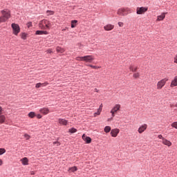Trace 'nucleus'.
<instances>
[{"instance_id":"obj_1","label":"nucleus","mask_w":177,"mask_h":177,"mask_svg":"<svg viewBox=\"0 0 177 177\" xmlns=\"http://www.w3.org/2000/svg\"><path fill=\"white\" fill-rule=\"evenodd\" d=\"M53 26H55V22L48 19H43L39 23V27L41 30H50Z\"/></svg>"},{"instance_id":"obj_2","label":"nucleus","mask_w":177,"mask_h":177,"mask_svg":"<svg viewBox=\"0 0 177 177\" xmlns=\"http://www.w3.org/2000/svg\"><path fill=\"white\" fill-rule=\"evenodd\" d=\"M1 16H0V24L1 23H6L8 20L11 17L10 11L8 8H5L0 11Z\"/></svg>"},{"instance_id":"obj_3","label":"nucleus","mask_w":177,"mask_h":177,"mask_svg":"<svg viewBox=\"0 0 177 177\" xmlns=\"http://www.w3.org/2000/svg\"><path fill=\"white\" fill-rule=\"evenodd\" d=\"M167 81H168V78L167 77L158 81L156 84V89H158V91H160V89H162V88L165 86V84H167Z\"/></svg>"},{"instance_id":"obj_4","label":"nucleus","mask_w":177,"mask_h":177,"mask_svg":"<svg viewBox=\"0 0 177 177\" xmlns=\"http://www.w3.org/2000/svg\"><path fill=\"white\" fill-rule=\"evenodd\" d=\"M11 27L12 28V32L15 35H18L20 32V26L17 24H12Z\"/></svg>"},{"instance_id":"obj_5","label":"nucleus","mask_w":177,"mask_h":177,"mask_svg":"<svg viewBox=\"0 0 177 177\" xmlns=\"http://www.w3.org/2000/svg\"><path fill=\"white\" fill-rule=\"evenodd\" d=\"M147 10H149V8L147 7H138L136 9V13L137 15H145Z\"/></svg>"},{"instance_id":"obj_6","label":"nucleus","mask_w":177,"mask_h":177,"mask_svg":"<svg viewBox=\"0 0 177 177\" xmlns=\"http://www.w3.org/2000/svg\"><path fill=\"white\" fill-rule=\"evenodd\" d=\"M93 60H95L93 55L84 56V62H86V63H92V62H93Z\"/></svg>"},{"instance_id":"obj_7","label":"nucleus","mask_w":177,"mask_h":177,"mask_svg":"<svg viewBox=\"0 0 177 177\" xmlns=\"http://www.w3.org/2000/svg\"><path fill=\"white\" fill-rule=\"evenodd\" d=\"M146 129H147V124H144L138 128V133H143V132H145V131H146Z\"/></svg>"},{"instance_id":"obj_8","label":"nucleus","mask_w":177,"mask_h":177,"mask_svg":"<svg viewBox=\"0 0 177 177\" xmlns=\"http://www.w3.org/2000/svg\"><path fill=\"white\" fill-rule=\"evenodd\" d=\"M118 133H120L119 129H112L111 131V135L112 138H117Z\"/></svg>"},{"instance_id":"obj_9","label":"nucleus","mask_w":177,"mask_h":177,"mask_svg":"<svg viewBox=\"0 0 177 177\" xmlns=\"http://www.w3.org/2000/svg\"><path fill=\"white\" fill-rule=\"evenodd\" d=\"M83 140L86 142V143L89 144L92 142V139L90 137L86 136L85 134H83L82 136Z\"/></svg>"},{"instance_id":"obj_10","label":"nucleus","mask_w":177,"mask_h":177,"mask_svg":"<svg viewBox=\"0 0 177 177\" xmlns=\"http://www.w3.org/2000/svg\"><path fill=\"white\" fill-rule=\"evenodd\" d=\"M162 143V145H165V146H167L168 147H171V146H172V142L165 138H163Z\"/></svg>"},{"instance_id":"obj_11","label":"nucleus","mask_w":177,"mask_h":177,"mask_svg":"<svg viewBox=\"0 0 177 177\" xmlns=\"http://www.w3.org/2000/svg\"><path fill=\"white\" fill-rule=\"evenodd\" d=\"M39 112L41 114H44V115H46L47 114H49V113H50L49 109H48V108H41L39 109Z\"/></svg>"},{"instance_id":"obj_12","label":"nucleus","mask_w":177,"mask_h":177,"mask_svg":"<svg viewBox=\"0 0 177 177\" xmlns=\"http://www.w3.org/2000/svg\"><path fill=\"white\" fill-rule=\"evenodd\" d=\"M104 29L105 31H111V30L114 29V25L107 24L104 26Z\"/></svg>"},{"instance_id":"obj_13","label":"nucleus","mask_w":177,"mask_h":177,"mask_svg":"<svg viewBox=\"0 0 177 177\" xmlns=\"http://www.w3.org/2000/svg\"><path fill=\"white\" fill-rule=\"evenodd\" d=\"M165 15H167V13L163 12L161 15L158 16L156 21H162V20L165 19Z\"/></svg>"},{"instance_id":"obj_14","label":"nucleus","mask_w":177,"mask_h":177,"mask_svg":"<svg viewBox=\"0 0 177 177\" xmlns=\"http://www.w3.org/2000/svg\"><path fill=\"white\" fill-rule=\"evenodd\" d=\"M36 35H48V34H49V32H48V31H45V30H37L35 32Z\"/></svg>"},{"instance_id":"obj_15","label":"nucleus","mask_w":177,"mask_h":177,"mask_svg":"<svg viewBox=\"0 0 177 177\" xmlns=\"http://www.w3.org/2000/svg\"><path fill=\"white\" fill-rule=\"evenodd\" d=\"M58 122L60 125H67L68 124V121H67L66 119H58Z\"/></svg>"},{"instance_id":"obj_16","label":"nucleus","mask_w":177,"mask_h":177,"mask_svg":"<svg viewBox=\"0 0 177 177\" xmlns=\"http://www.w3.org/2000/svg\"><path fill=\"white\" fill-rule=\"evenodd\" d=\"M129 68L130 71H132V73H136L139 68L135 65H130Z\"/></svg>"},{"instance_id":"obj_17","label":"nucleus","mask_w":177,"mask_h":177,"mask_svg":"<svg viewBox=\"0 0 177 177\" xmlns=\"http://www.w3.org/2000/svg\"><path fill=\"white\" fill-rule=\"evenodd\" d=\"M171 88H174V86H177V76H175L174 80L171 81L170 84Z\"/></svg>"},{"instance_id":"obj_18","label":"nucleus","mask_w":177,"mask_h":177,"mask_svg":"<svg viewBox=\"0 0 177 177\" xmlns=\"http://www.w3.org/2000/svg\"><path fill=\"white\" fill-rule=\"evenodd\" d=\"M121 109V105L119 104H115L113 108L111 109L113 112L117 113V111H120Z\"/></svg>"},{"instance_id":"obj_19","label":"nucleus","mask_w":177,"mask_h":177,"mask_svg":"<svg viewBox=\"0 0 177 177\" xmlns=\"http://www.w3.org/2000/svg\"><path fill=\"white\" fill-rule=\"evenodd\" d=\"M20 161L23 165H28V158L25 157V158L21 159Z\"/></svg>"},{"instance_id":"obj_20","label":"nucleus","mask_w":177,"mask_h":177,"mask_svg":"<svg viewBox=\"0 0 177 177\" xmlns=\"http://www.w3.org/2000/svg\"><path fill=\"white\" fill-rule=\"evenodd\" d=\"M125 12V8H120L118 10V15L119 16H124V12Z\"/></svg>"},{"instance_id":"obj_21","label":"nucleus","mask_w":177,"mask_h":177,"mask_svg":"<svg viewBox=\"0 0 177 177\" xmlns=\"http://www.w3.org/2000/svg\"><path fill=\"white\" fill-rule=\"evenodd\" d=\"M6 120V117L4 115H0V124H3Z\"/></svg>"},{"instance_id":"obj_22","label":"nucleus","mask_w":177,"mask_h":177,"mask_svg":"<svg viewBox=\"0 0 177 177\" xmlns=\"http://www.w3.org/2000/svg\"><path fill=\"white\" fill-rule=\"evenodd\" d=\"M56 51H57L58 53H64V48H61V47H59V46H57V47L56 48Z\"/></svg>"},{"instance_id":"obj_23","label":"nucleus","mask_w":177,"mask_h":177,"mask_svg":"<svg viewBox=\"0 0 177 177\" xmlns=\"http://www.w3.org/2000/svg\"><path fill=\"white\" fill-rule=\"evenodd\" d=\"M77 23H78V21L77 20L71 21V28H75V27H77Z\"/></svg>"},{"instance_id":"obj_24","label":"nucleus","mask_w":177,"mask_h":177,"mask_svg":"<svg viewBox=\"0 0 177 177\" xmlns=\"http://www.w3.org/2000/svg\"><path fill=\"white\" fill-rule=\"evenodd\" d=\"M104 131L106 133H109L111 131V127L110 126H106L104 127Z\"/></svg>"},{"instance_id":"obj_25","label":"nucleus","mask_w":177,"mask_h":177,"mask_svg":"<svg viewBox=\"0 0 177 177\" xmlns=\"http://www.w3.org/2000/svg\"><path fill=\"white\" fill-rule=\"evenodd\" d=\"M46 15H47V16H53V15H55V11L47 10Z\"/></svg>"},{"instance_id":"obj_26","label":"nucleus","mask_w":177,"mask_h":177,"mask_svg":"<svg viewBox=\"0 0 177 177\" xmlns=\"http://www.w3.org/2000/svg\"><path fill=\"white\" fill-rule=\"evenodd\" d=\"M68 171H69V172H75V171H77V167H75V166L69 168Z\"/></svg>"},{"instance_id":"obj_27","label":"nucleus","mask_w":177,"mask_h":177,"mask_svg":"<svg viewBox=\"0 0 177 177\" xmlns=\"http://www.w3.org/2000/svg\"><path fill=\"white\" fill-rule=\"evenodd\" d=\"M21 38L22 39H27V34L26 32H23L21 34Z\"/></svg>"},{"instance_id":"obj_28","label":"nucleus","mask_w":177,"mask_h":177,"mask_svg":"<svg viewBox=\"0 0 177 177\" xmlns=\"http://www.w3.org/2000/svg\"><path fill=\"white\" fill-rule=\"evenodd\" d=\"M28 115L30 118H34L35 117V112H30Z\"/></svg>"},{"instance_id":"obj_29","label":"nucleus","mask_w":177,"mask_h":177,"mask_svg":"<svg viewBox=\"0 0 177 177\" xmlns=\"http://www.w3.org/2000/svg\"><path fill=\"white\" fill-rule=\"evenodd\" d=\"M68 132H70L71 133H75V132H77V129L75 128L69 129Z\"/></svg>"},{"instance_id":"obj_30","label":"nucleus","mask_w":177,"mask_h":177,"mask_svg":"<svg viewBox=\"0 0 177 177\" xmlns=\"http://www.w3.org/2000/svg\"><path fill=\"white\" fill-rule=\"evenodd\" d=\"M88 67H91V68H94L95 70H97V68H100V66H96L91 64L87 65Z\"/></svg>"},{"instance_id":"obj_31","label":"nucleus","mask_w":177,"mask_h":177,"mask_svg":"<svg viewBox=\"0 0 177 177\" xmlns=\"http://www.w3.org/2000/svg\"><path fill=\"white\" fill-rule=\"evenodd\" d=\"M6 153V149L3 148H0V156H2V154H5Z\"/></svg>"},{"instance_id":"obj_32","label":"nucleus","mask_w":177,"mask_h":177,"mask_svg":"<svg viewBox=\"0 0 177 177\" xmlns=\"http://www.w3.org/2000/svg\"><path fill=\"white\" fill-rule=\"evenodd\" d=\"M75 60L77 62H84V57H77L75 58Z\"/></svg>"},{"instance_id":"obj_33","label":"nucleus","mask_w":177,"mask_h":177,"mask_svg":"<svg viewBox=\"0 0 177 177\" xmlns=\"http://www.w3.org/2000/svg\"><path fill=\"white\" fill-rule=\"evenodd\" d=\"M133 78H136V79L139 78V77H140V73H133Z\"/></svg>"},{"instance_id":"obj_34","label":"nucleus","mask_w":177,"mask_h":177,"mask_svg":"<svg viewBox=\"0 0 177 177\" xmlns=\"http://www.w3.org/2000/svg\"><path fill=\"white\" fill-rule=\"evenodd\" d=\"M171 127H172V128H175L176 129H177V122H174L171 124Z\"/></svg>"},{"instance_id":"obj_35","label":"nucleus","mask_w":177,"mask_h":177,"mask_svg":"<svg viewBox=\"0 0 177 177\" xmlns=\"http://www.w3.org/2000/svg\"><path fill=\"white\" fill-rule=\"evenodd\" d=\"M100 113H102V111L97 109V111L94 113V117H96V115H100Z\"/></svg>"},{"instance_id":"obj_36","label":"nucleus","mask_w":177,"mask_h":177,"mask_svg":"<svg viewBox=\"0 0 177 177\" xmlns=\"http://www.w3.org/2000/svg\"><path fill=\"white\" fill-rule=\"evenodd\" d=\"M26 26H27L28 28H30V27H32V22H31V21L28 22Z\"/></svg>"},{"instance_id":"obj_37","label":"nucleus","mask_w":177,"mask_h":177,"mask_svg":"<svg viewBox=\"0 0 177 177\" xmlns=\"http://www.w3.org/2000/svg\"><path fill=\"white\" fill-rule=\"evenodd\" d=\"M24 137L26 138V139L27 140H28V139H30V136L27 133L24 134Z\"/></svg>"},{"instance_id":"obj_38","label":"nucleus","mask_w":177,"mask_h":177,"mask_svg":"<svg viewBox=\"0 0 177 177\" xmlns=\"http://www.w3.org/2000/svg\"><path fill=\"white\" fill-rule=\"evenodd\" d=\"M158 139H162V141L164 140V139H165L164 137H162V135H161V134L158 135Z\"/></svg>"},{"instance_id":"obj_39","label":"nucleus","mask_w":177,"mask_h":177,"mask_svg":"<svg viewBox=\"0 0 177 177\" xmlns=\"http://www.w3.org/2000/svg\"><path fill=\"white\" fill-rule=\"evenodd\" d=\"M41 83H37V84H36V85H35V88H41Z\"/></svg>"},{"instance_id":"obj_40","label":"nucleus","mask_w":177,"mask_h":177,"mask_svg":"<svg viewBox=\"0 0 177 177\" xmlns=\"http://www.w3.org/2000/svg\"><path fill=\"white\" fill-rule=\"evenodd\" d=\"M111 114L112 117H115V112L114 111L111 110Z\"/></svg>"},{"instance_id":"obj_41","label":"nucleus","mask_w":177,"mask_h":177,"mask_svg":"<svg viewBox=\"0 0 177 177\" xmlns=\"http://www.w3.org/2000/svg\"><path fill=\"white\" fill-rule=\"evenodd\" d=\"M119 27H124V23L123 22H118Z\"/></svg>"},{"instance_id":"obj_42","label":"nucleus","mask_w":177,"mask_h":177,"mask_svg":"<svg viewBox=\"0 0 177 177\" xmlns=\"http://www.w3.org/2000/svg\"><path fill=\"white\" fill-rule=\"evenodd\" d=\"M170 107H171V108L177 107V102L176 104H170Z\"/></svg>"},{"instance_id":"obj_43","label":"nucleus","mask_w":177,"mask_h":177,"mask_svg":"<svg viewBox=\"0 0 177 177\" xmlns=\"http://www.w3.org/2000/svg\"><path fill=\"white\" fill-rule=\"evenodd\" d=\"M102 109H103V104H101L100 106V107H99V109H98V110H99L100 111H102Z\"/></svg>"},{"instance_id":"obj_44","label":"nucleus","mask_w":177,"mask_h":177,"mask_svg":"<svg viewBox=\"0 0 177 177\" xmlns=\"http://www.w3.org/2000/svg\"><path fill=\"white\" fill-rule=\"evenodd\" d=\"M48 84V82L41 83V86H46Z\"/></svg>"},{"instance_id":"obj_45","label":"nucleus","mask_w":177,"mask_h":177,"mask_svg":"<svg viewBox=\"0 0 177 177\" xmlns=\"http://www.w3.org/2000/svg\"><path fill=\"white\" fill-rule=\"evenodd\" d=\"M46 53H53V51L52 50V49H48V50H46Z\"/></svg>"},{"instance_id":"obj_46","label":"nucleus","mask_w":177,"mask_h":177,"mask_svg":"<svg viewBox=\"0 0 177 177\" xmlns=\"http://www.w3.org/2000/svg\"><path fill=\"white\" fill-rule=\"evenodd\" d=\"M53 145H57V146H60V143L59 142H57V141L54 142Z\"/></svg>"},{"instance_id":"obj_47","label":"nucleus","mask_w":177,"mask_h":177,"mask_svg":"<svg viewBox=\"0 0 177 177\" xmlns=\"http://www.w3.org/2000/svg\"><path fill=\"white\" fill-rule=\"evenodd\" d=\"M37 118L39 119H41V118H42V115L41 114H38V115H37Z\"/></svg>"},{"instance_id":"obj_48","label":"nucleus","mask_w":177,"mask_h":177,"mask_svg":"<svg viewBox=\"0 0 177 177\" xmlns=\"http://www.w3.org/2000/svg\"><path fill=\"white\" fill-rule=\"evenodd\" d=\"M3 165V161L0 159V167Z\"/></svg>"},{"instance_id":"obj_49","label":"nucleus","mask_w":177,"mask_h":177,"mask_svg":"<svg viewBox=\"0 0 177 177\" xmlns=\"http://www.w3.org/2000/svg\"><path fill=\"white\" fill-rule=\"evenodd\" d=\"M2 114V106H0V115Z\"/></svg>"},{"instance_id":"obj_50","label":"nucleus","mask_w":177,"mask_h":177,"mask_svg":"<svg viewBox=\"0 0 177 177\" xmlns=\"http://www.w3.org/2000/svg\"><path fill=\"white\" fill-rule=\"evenodd\" d=\"M66 30H68V28H65L62 29V31H66Z\"/></svg>"},{"instance_id":"obj_51","label":"nucleus","mask_w":177,"mask_h":177,"mask_svg":"<svg viewBox=\"0 0 177 177\" xmlns=\"http://www.w3.org/2000/svg\"><path fill=\"white\" fill-rule=\"evenodd\" d=\"M95 92H99V90H97V88H95Z\"/></svg>"},{"instance_id":"obj_52","label":"nucleus","mask_w":177,"mask_h":177,"mask_svg":"<svg viewBox=\"0 0 177 177\" xmlns=\"http://www.w3.org/2000/svg\"><path fill=\"white\" fill-rule=\"evenodd\" d=\"M31 175H34V171H32V172L31 173Z\"/></svg>"},{"instance_id":"obj_53","label":"nucleus","mask_w":177,"mask_h":177,"mask_svg":"<svg viewBox=\"0 0 177 177\" xmlns=\"http://www.w3.org/2000/svg\"><path fill=\"white\" fill-rule=\"evenodd\" d=\"M110 120H113L112 118L111 119H108V121H110Z\"/></svg>"}]
</instances>
